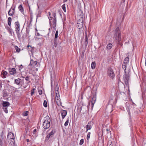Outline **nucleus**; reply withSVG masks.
<instances>
[{
    "label": "nucleus",
    "mask_w": 146,
    "mask_h": 146,
    "mask_svg": "<svg viewBox=\"0 0 146 146\" xmlns=\"http://www.w3.org/2000/svg\"><path fill=\"white\" fill-rule=\"evenodd\" d=\"M115 38L117 44L118 45L120 44V41L121 40V32L119 28L117 27L114 31V36L113 37Z\"/></svg>",
    "instance_id": "f257e3e1"
},
{
    "label": "nucleus",
    "mask_w": 146,
    "mask_h": 146,
    "mask_svg": "<svg viewBox=\"0 0 146 146\" xmlns=\"http://www.w3.org/2000/svg\"><path fill=\"white\" fill-rule=\"evenodd\" d=\"M53 17H48V19L50 21V25L53 28L54 30H56V15L55 13H53L52 14Z\"/></svg>",
    "instance_id": "f03ea898"
},
{
    "label": "nucleus",
    "mask_w": 146,
    "mask_h": 146,
    "mask_svg": "<svg viewBox=\"0 0 146 146\" xmlns=\"http://www.w3.org/2000/svg\"><path fill=\"white\" fill-rule=\"evenodd\" d=\"M43 123V127L45 129H48L50 126V119L48 116H46L44 118Z\"/></svg>",
    "instance_id": "7ed1b4c3"
},
{
    "label": "nucleus",
    "mask_w": 146,
    "mask_h": 146,
    "mask_svg": "<svg viewBox=\"0 0 146 146\" xmlns=\"http://www.w3.org/2000/svg\"><path fill=\"white\" fill-rule=\"evenodd\" d=\"M55 101L56 104L58 106H61L62 105V102L61 100L60 99V97L59 94H56L55 96Z\"/></svg>",
    "instance_id": "20e7f679"
},
{
    "label": "nucleus",
    "mask_w": 146,
    "mask_h": 146,
    "mask_svg": "<svg viewBox=\"0 0 146 146\" xmlns=\"http://www.w3.org/2000/svg\"><path fill=\"white\" fill-rule=\"evenodd\" d=\"M123 78L125 84L126 86L129 85V76L128 74H127L125 73V74L123 76Z\"/></svg>",
    "instance_id": "39448f33"
},
{
    "label": "nucleus",
    "mask_w": 146,
    "mask_h": 146,
    "mask_svg": "<svg viewBox=\"0 0 146 146\" xmlns=\"http://www.w3.org/2000/svg\"><path fill=\"white\" fill-rule=\"evenodd\" d=\"M16 32L17 34L19 33L20 30V25L19 22L17 21L15 23Z\"/></svg>",
    "instance_id": "423d86ee"
},
{
    "label": "nucleus",
    "mask_w": 146,
    "mask_h": 146,
    "mask_svg": "<svg viewBox=\"0 0 146 146\" xmlns=\"http://www.w3.org/2000/svg\"><path fill=\"white\" fill-rule=\"evenodd\" d=\"M107 73L109 76L111 78H113L114 77V73L111 68H110L108 69Z\"/></svg>",
    "instance_id": "0eeeda50"
},
{
    "label": "nucleus",
    "mask_w": 146,
    "mask_h": 146,
    "mask_svg": "<svg viewBox=\"0 0 146 146\" xmlns=\"http://www.w3.org/2000/svg\"><path fill=\"white\" fill-rule=\"evenodd\" d=\"M83 13L81 11H80L78 12L77 14V21H81L83 20Z\"/></svg>",
    "instance_id": "6e6552de"
},
{
    "label": "nucleus",
    "mask_w": 146,
    "mask_h": 146,
    "mask_svg": "<svg viewBox=\"0 0 146 146\" xmlns=\"http://www.w3.org/2000/svg\"><path fill=\"white\" fill-rule=\"evenodd\" d=\"M94 124L93 122L90 121L88 122V124L86 126V132H87L88 130L91 129L92 128L93 125Z\"/></svg>",
    "instance_id": "1a4fd4ad"
},
{
    "label": "nucleus",
    "mask_w": 146,
    "mask_h": 146,
    "mask_svg": "<svg viewBox=\"0 0 146 146\" xmlns=\"http://www.w3.org/2000/svg\"><path fill=\"white\" fill-rule=\"evenodd\" d=\"M83 21H77L76 27L78 29H80L82 28L83 25Z\"/></svg>",
    "instance_id": "9d476101"
},
{
    "label": "nucleus",
    "mask_w": 146,
    "mask_h": 146,
    "mask_svg": "<svg viewBox=\"0 0 146 146\" xmlns=\"http://www.w3.org/2000/svg\"><path fill=\"white\" fill-rule=\"evenodd\" d=\"M38 65H40V64L36 61H34L33 60H31L29 65H31L33 67H35L36 65L38 66Z\"/></svg>",
    "instance_id": "9b49d317"
},
{
    "label": "nucleus",
    "mask_w": 146,
    "mask_h": 146,
    "mask_svg": "<svg viewBox=\"0 0 146 146\" xmlns=\"http://www.w3.org/2000/svg\"><path fill=\"white\" fill-rule=\"evenodd\" d=\"M35 48L34 47H32L31 46L28 45L27 46V49L29 52H31L32 54H33L34 52Z\"/></svg>",
    "instance_id": "f8f14e48"
},
{
    "label": "nucleus",
    "mask_w": 146,
    "mask_h": 146,
    "mask_svg": "<svg viewBox=\"0 0 146 146\" xmlns=\"http://www.w3.org/2000/svg\"><path fill=\"white\" fill-rule=\"evenodd\" d=\"M15 7L13 8L12 7L9 10L8 14L9 16H13L15 13Z\"/></svg>",
    "instance_id": "ddd939ff"
},
{
    "label": "nucleus",
    "mask_w": 146,
    "mask_h": 146,
    "mask_svg": "<svg viewBox=\"0 0 146 146\" xmlns=\"http://www.w3.org/2000/svg\"><path fill=\"white\" fill-rule=\"evenodd\" d=\"M7 138L8 140L15 139L14 134L11 132L9 133L7 135Z\"/></svg>",
    "instance_id": "4468645a"
},
{
    "label": "nucleus",
    "mask_w": 146,
    "mask_h": 146,
    "mask_svg": "<svg viewBox=\"0 0 146 146\" xmlns=\"http://www.w3.org/2000/svg\"><path fill=\"white\" fill-rule=\"evenodd\" d=\"M9 72L11 75H13L16 73V71L15 68H13L9 69Z\"/></svg>",
    "instance_id": "2eb2a0df"
},
{
    "label": "nucleus",
    "mask_w": 146,
    "mask_h": 146,
    "mask_svg": "<svg viewBox=\"0 0 146 146\" xmlns=\"http://www.w3.org/2000/svg\"><path fill=\"white\" fill-rule=\"evenodd\" d=\"M55 131L54 130H52L48 134L46 137V139L48 140L49 138L51 137H52V135L54 134Z\"/></svg>",
    "instance_id": "dca6fc26"
},
{
    "label": "nucleus",
    "mask_w": 146,
    "mask_h": 146,
    "mask_svg": "<svg viewBox=\"0 0 146 146\" xmlns=\"http://www.w3.org/2000/svg\"><path fill=\"white\" fill-rule=\"evenodd\" d=\"M21 81L22 80L21 79L18 78L17 79L15 80L14 83L17 85H20L21 84Z\"/></svg>",
    "instance_id": "f3484780"
},
{
    "label": "nucleus",
    "mask_w": 146,
    "mask_h": 146,
    "mask_svg": "<svg viewBox=\"0 0 146 146\" xmlns=\"http://www.w3.org/2000/svg\"><path fill=\"white\" fill-rule=\"evenodd\" d=\"M54 90L55 91V94H59V89L58 86V84H57L55 86L54 88Z\"/></svg>",
    "instance_id": "a211bd4d"
},
{
    "label": "nucleus",
    "mask_w": 146,
    "mask_h": 146,
    "mask_svg": "<svg viewBox=\"0 0 146 146\" xmlns=\"http://www.w3.org/2000/svg\"><path fill=\"white\" fill-rule=\"evenodd\" d=\"M9 143L10 145L11 146H17L15 143V139H11V140L9 141Z\"/></svg>",
    "instance_id": "6ab92c4d"
},
{
    "label": "nucleus",
    "mask_w": 146,
    "mask_h": 146,
    "mask_svg": "<svg viewBox=\"0 0 146 146\" xmlns=\"http://www.w3.org/2000/svg\"><path fill=\"white\" fill-rule=\"evenodd\" d=\"M86 28V31H85V42H84V44H85L86 46L88 44V38L87 37V30L86 26H85Z\"/></svg>",
    "instance_id": "aec40b11"
},
{
    "label": "nucleus",
    "mask_w": 146,
    "mask_h": 146,
    "mask_svg": "<svg viewBox=\"0 0 146 146\" xmlns=\"http://www.w3.org/2000/svg\"><path fill=\"white\" fill-rule=\"evenodd\" d=\"M96 100V95H94L92 97V101H91V103L92 107L93 106L94 104L95 103Z\"/></svg>",
    "instance_id": "412c9836"
},
{
    "label": "nucleus",
    "mask_w": 146,
    "mask_h": 146,
    "mask_svg": "<svg viewBox=\"0 0 146 146\" xmlns=\"http://www.w3.org/2000/svg\"><path fill=\"white\" fill-rule=\"evenodd\" d=\"M61 113L62 118L63 119L66 115L67 112L65 110H62L61 112Z\"/></svg>",
    "instance_id": "4be33fe9"
},
{
    "label": "nucleus",
    "mask_w": 146,
    "mask_h": 146,
    "mask_svg": "<svg viewBox=\"0 0 146 146\" xmlns=\"http://www.w3.org/2000/svg\"><path fill=\"white\" fill-rule=\"evenodd\" d=\"M10 105L8 102H3V106L4 107H7Z\"/></svg>",
    "instance_id": "5701e85b"
},
{
    "label": "nucleus",
    "mask_w": 146,
    "mask_h": 146,
    "mask_svg": "<svg viewBox=\"0 0 146 146\" xmlns=\"http://www.w3.org/2000/svg\"><path fill=\"white\" fill-rule=\"evenodd\" d=\"M127 64L125 63V62H123L122 65V68L124 70V72L125 73H126V67L127 66Z\"/></svg>",
    "instance_id": "b1692460"
},
{
    "label": "nucleus",
    "mask_w": 146,
    "mask_h": 146,
    "mask_svg": "<svg viewBox=\"0 0 146 146\" xmlns=\"http://www.w3.org/2000/svg\"><path fill=\"white\" fill-rule=\"evenodd\" d=\"M3 135H1L0 136V145H1V146H3Z\"/></svg>",
    "instance_id": "393cba45"
},
{
    "label": "nucleus",
    "mask_w": 146,
    "mask_h": 146,
    "mask_svg": "<svg viewBox=\"0 0 146 146\" xmlns=\"http://www.w3.org/2000/svg\"><path fill=\"white\" fill-rule=\"evenodd\" d=\"M8 25L11 27V23L12 21V19L11 17H9L8 19Z\"/></svg>",
    "instance_id": "a878e982"
},
{
    "label": "nucleus",
    "mask_w": 146,
    "mask_h": 146,
    "mask_svg": "<svg viewBox=\"0 0 146 146\" xmlns=\"http://www.w3.org/2000/svg\"><path fill=\"white\" fill-rule=\"evenodd\" d=\"M112 44L109 43L107 45L106 48L107 49L110 50L112 48Z\"/></svg>",
    "instance_id": "bb28decb"
},
{
    "label": "nucleus",
    "mask_w": 146,
    "mask_h": 146,
    "mask_svg": "<svg viewBox=\"0 0 146 146\" xmlns=\"http://www.w3.org/2000/svg\"><path fill=\"white\" fill-rule=\"evenodd\" d=\"M129 58L128 57H126L124 60L123 62H125L126 64H128L129 62Z\"/></svg>",
    "instance_id": "cd10ccee"
},
{
    "label": "nucleus",
    "mask_w": 146,
    "mask_h": 146,
    "mask_svg": "<svg viewBox=\"0 0 146 146\" xmlns=\"http://www.w3.org/2000/svg\"><path fill=\"white\" fill-rule=\"evenodd\" d=\"M91 68L92 69H94L96 67V63L95 62H92L91 65Z\"/></svg>",
    "instance_id": "c85d7f7f"
},
{
    "label": "nucleus",
    "mask_w": 146,
    "mask_h": 146,
    "mask_svg": "<svg viewBox=\"0 0 146 146\" xmlns=\"http://www.w3.org/2000/svg\"><path fill=\"white\" fill-rule=\"evenodd\" d=\"M18 8L20 11L21 12H22L23 11V8L22 5H21L19 6Z\"/></svg>",
    "instance_id": "c756f323"
},
{
    "label": "nucleus",
    "mask_w": 146,
    "mask_h": 146,
    "mask_svg": "<svg viewBox=\"0 0 146 146\" xmlns=\"http://www.w3.org/2000/svg\"><path fill=\"white\" fill-rule=\"evenodd\" d=\"M82 110V106L79 105L78 106L77 110L79 113H81Z\"/></svg>",
    "instance_id": "7c9ffc66"
},
{
    "label": "nucleus",
    "mask_w": 146,
    "mask_h": 146,
    "mask_svg": "<svg viewBox=\"0 0 146 146\" xmlns=\"http://www.w3.org/2000/svg\"><path fill=\"white\" fill-rule=\"evenodd\" d=\"M29 113V112L27 111H26L24 112L22 114V115L23 116H27Z\"/></svg>",
    "instance_id": "2f4dec72"
},
{
    "label": "nucleus",
    "mask_w": 146,
    "mask_h": 146,
    "mask_svg": "<svg viewBox=\"0 0 146 146\" xmlns=\"http://www.w3.org/2000/svg\"><path fill=\"white\" fill-rule=\"evenodd\" d=\"M7 74V72L5 71H3L2 72V74L4 76V77L3 76V78H5L6 77L5 76V75H6Z\"/></svg>",
    "instance_id": "473e14b6"
},
{
    "label": "nucleus",
    "mask_w": 146,
    "mask_h": 146,
    "mask_svg": "<svg viewBox=\"0 0 146 146\" xmlns=\"http://www.w3.org/2000/svg\"><path fill=\"white\" fill-rule=\"evenodd\" d=\"M62 9L64 11V12H66V5L65 4H64L62 6Z\"/></svg>",
    "instance_id": "72a5a7b5"
},
{
    "label": "nucleus",
    "mask_w": 146,
    "mask_h": 146,
    "mask_svg": "<svg viewBox=\"0 0 146 146\" xmlns=\"http://www.w3.org/2000/svg\"><path fill=\"white\" fill-rule=\"evenodd\" d=\"M58 43L57 41V39H54V46L55 47H56Z\"/></svg>",
    "instance_id": "f704fd0d"
},
{
    "label": "nucleus",
    "mask_w": 146,
    "mask_h": 146,
    "mask_svg": "<svg viewBox=\"0 0 146 146\" xmlns=\"http://www.w3.org/2000/svg\"><path fill=\"white\" fill-rule=\"evenodd\" d=\"M58 30H57L56 31L55 34L54 39H57V38L58 37Z\"/></svg>",
    "instance_id": "c9c22d12"
},
{
    "label": "nucleus",
    "mask_w": 146,
    "mask_h": 146,
    "mask_svg": "<svg viewBox=\"0 0 146 146\" xmlns=\"http://www.w3.org/2000/svg\"><path fill=\"white\" fill-rule=\"evenodd\" d=\"M69 122V118L67 119V120L66 121L65 123H64V125L65 126H67Z\"/></svg>",
    "instance_id": "e433bc0d"
},
{
    "label": "nucleus",
    "mask_w": 146,
    "mask_h": 146,
    "mask_svg": "<svg viewBox=\"0 0 146 146\" xmlns=\"http://www.w3.org/2000/svg\"><path fill=\"white\" fill-rule=\"evenodd\" d=\"M3 109L4 110V111L6 113H7L8 112V111L7 110V108L6 107H4L3 108Z\"/></svg>",
    "instance_id": "4c0bfd02"
},
{
    "label": "nucleus",
    "mask_w": 146,
    "mask_h": 146,
    "mask_svg": "<svg viewBox=\"0 0 146 146\" xmlns=\"http://www.w3.org/2000/svg\"><path fill=\"white\" fill-rule=\"evenodd\" d=\"M43 106L45 107H47V102L46 100H44V101Z\"/></svg>",
    "instance_id": "58836bf2"
},
{
    "label": "nucleus",
    "mask_w": 146,
    "mask_h": 146,
    "mask_svg": "<svg viewBox=\"0 0 146 146\" xmlns=\"http://www.w3.org/2000/svg\"><path fill=\"white\" fill-rule=\"evenodd\" d=\"M15 48L16 50V51L19 52L20 51V49L17 46H15Z\"/></svg>",
    "instance_id": "ea45409f"
},
{
    "label": "nucleus",
    "mask_w": 146,
    "mask_h": 146,
    "mask_svg": "<svg viewBox=\"0 0 146 146\" xmlns=\"http://www.w3.org/2000/svg\"><path fill=\"white\" fill-rule=\"evenodd\" d=\"M84 142V140L83 139H81L79 145H82Z\"/></svg>",
    "instance_id": "a19ab883"
},
{
    "label": "nucleus",
    "mask_w": 146,
    "mask_h": 146,
    "mask_svg": "<svg viewBox=\"0 0 146 146\" xmlns=\"http://www.w3.org/2000/svg\"><path fill=\"white\" fill-rule=\"evenodd\" d=\"M127 110L128 112V114L129 115L130 117H131V115L130 114V110L129 107H127Z\"/></svg>",
    "instance_id": "79ce46f5"
},
{
    "label": "nucleus",
    "mask_w": 146,
    "mask_h": 146,
    "mask_svg": "<svg viewBox=\"0 0 146 146\" xmlns=\"http://www.w3.org/2000/svg\"><path fill=\"white\" fill-rule=\"evenodd\" d=\"M6 29L8 30V31L10 33H12V29H10L9 27H8L6 28Z\"/></svg>",
    "instance_id": "37998d69"
},
{
    "label": "nucleus",
    "mask_w": 146,
    "mask_h": 146,
    "mask_svg": "<svg viewBox=\"0 0 146 146\" xmlns=\"http://www.w3.org/2000/svg\"><path fill=\"white\" fill-rule=\"evenodd\" d=\"M90 134L91 133L90 132H88V133L87 136V140L89 139L90 137Z\"/></svg>",
    "instance_id": "c03bdc74"
},
{
    "label": "nucleus",
    "mask_w": 146,
    "mask_h": 146,
    "mask_svg": "<svg viewBox=\"0 0 146 146\" xmlns=\"http://www.w3.org/2000/svg\"><path fill=\"white\" fill-rule=\"evenodd\" d=\"M19 71H21V70L22 69L23 67L22 65H21L19 66Z\"/></svg>",
    "instance_id": "a18cd8bd"
},
{
    "label": "nucleus",
    "mask_w": 146,
    "mask_h": 146,
    "mask_svg": "<svg viewBox=\"0 0 146 146\" xmlns=\"http://www.w3.org/2000/svg\"><path fill=\"white\" fill-rule=\"evenodd\" d=\"M18 16L17 15H14L13 17V18L14 19H18Z\"/></svg>",
    "instance_id": "49530a36"
},
{
    "label": "nucleus",
    "mask_w": 146,
    "mask_h": 146,
    "mask_svg": "<svg viewBox=\"0 0 146 146\" xmlns=\"http://www.w3.org/2000/svg\"><path fill=\"white\" fill-rule=\"evenodd\" d=\"M30 79V77L29 76H27L25 78V80L26 81H29Z\"/></svg>",
    "instance_id": "de8ad7c7"
},
{
    "label": "nucleus",
    "mask_w": 146,
    "mask_h": 146,
    "mask_svg": "<svg viewBox=\"0 0 146 146\" xmlns=\"http://www.w3.org/2000/svg\"><path fill=\"white\" fill-rule=\"evenodd\" d=\"M38 92V93H39V94H40V95L42 94V90H39Z\"/></svg>",
    "instance_id": "09e8293b"
},
{
    "label": "nucleus",
    "mask_w": 146,
    "mask_h": 146,
    "mask_svg": "<svg viewBox=\"0 0 146 146\" xmlns=\"http://www.w3.org/2000/svg\"><path fill=\"white\" fill-rule=\"evenodd\" d=\"M106 131H107V134L109 133L110 134H111V131H109V129H106Z\"/></svg>",
    "instance_id": "8fccbe9b"
},
{
    "label": "nucleus",
    "mask_w": 146,
    "mask_h": 146,
    "mask_svg": "<svg viewBox=\"0 0 146 146\" xmlns=\"http://www.w3.org/2000/svg\"><path fill=\"white\" fill-rule=\"evenodd\" d=\"M34 91L31 90V96H32L34 94Z\"/></svg>",
    "instance_id": "3c124183"
},
{
    "label": "nucleus",
    "mask_w": 146,
    "mask_h": 146,
    "mask_svg": "<svg viewBox=\"0 0 146 146\" xmlns=\"http://www.w3.org/2000/svg\"><path fill=\"white\" fill-rule=\"evenodd\" d=\"M48 17H51V13H50V12H48Z\"/></svg>",
    "instance_id": "603ef678"
},
{
    "label": "nucleus",
    "mask_w": 146,
    "mask_h": 146,
    "mask_svg": "<svg viewBox=\"0 0 146 146\" xmlns=\"http://www.w3.org/2000/svg\"><path fill=\"white\" fill-rule=\"evenodd\" d=\"M30 19H33V16L32 14H30Z\"/></svg>",
    "instance_id": "864d4df0"
},
{
    "label": "nucleus",
    "mask_w": 146,
    "mask_h": 146,
    "mask_svg": "<svg viewBox=\"0 0 146 146\" xmlns=\"http://www.w3.org/2000/svg\"><path fill=\"white\" fill-rule=\"evenodd\" d=\"M33 19H30V23H31V22L32 21Z\"/></svg>",
    "instance_id": "5fc2aeb1"
},
{
    "label": "nucleus",
    "mask_w": 146,
    "mask_h": 146,
    "mask_svg": "<svg viewBox=\"0 0 146 146\" xmlns=\"http://www.w3.org/2000/svg\"><path fill=\"white\" fill-rule=\"evenodd\" d=\"M36 129H35L34 130V131H33V132H36Z\"/></svg>",
    "instance_id": "6e6d98bb"
},
{
    "label": "nucleus",
    "mask_w": 146,
    "mask_h": 146,
    "mask_svg": "<svg viewBox=\"0 0 146 146\" xmlns=\"http://www.w3.org/2000/svg\"><path fill=\"white\" fill-rule=\"evenodd\" d=\"M35 88H33V89L32 90L34 91H35Z\"/></svg>",
    "instance_id": "4d7b16f0"
},
{
    "label": "nucleus",
    "mask_w": 146,
    "mask_h": 146,
    "mask_svg": "<svg viewBox=\"0 0 146 146\" xmlns=\"http://www.w3.org/2000/svg\"><path fill=\"white\" fill-rule=\"evenodd\" d=\"M26 140L27 142H29V140L28 139H27Z\"/></svg>",
    "instance_id": "13d9d810"
},
{
    "label": "nucleus",
    "mask_w": 146,
    "mask_h": 146,
    "mask_svg": "<svg viewBox=\"0 0 146 146\" xmlns=\"http://www.w3.org/2000/svg\"><path fill=\"white\" fill-rule=\"evenodd\" d=\"M38 68H36V70H36V71H38Z\"/></svg>",
    "instance_id": "bf43d9fd"
},
{
    "label": "nucleus",
    "mask_w": 146,
    "mask_h": 146,
    "mask_svg": "<svg viewBox=\"0 0 146 146\" xmlns=\"http://www.w3.org/2000/svg\"><path fill=\"white\" fill-rule=\"evenodd\" d=\"M30 82H31L30 81H29V82H27V84H28V83H30Z\"/></svg>",
    "instance_id": "052dcab7"
},
{
    "label": "nucleus",
    "mask_w": 146,
    "mask_h": 146,
    "mask_svg": "<svg viewBox=\"0 0 146 146\" xmlns=\"http://www.w3.org/2000/svg\"><path fill=\"white\" fill-rule=\"evenodd\" d=\"M22 77L23 78H25V77H23V76H22Z\"/></svg>",
    "instance_id": "680f3d73"
},
{
    "label": "nucleus",
    "mask_w": 146,
    "mask_h": 146,
    "mask_svg": "<svg viewBox=\"0 0 146 146\" xmlns=\"http://www.w3.org/2000/svg\"><path fill=\"white\" fill-rule=\"evenodd\" d=\"M145 65L146 66V60H145Z\"/></svg>",
    "instance_id": "e2e57ef3"
},
{
    "label": "nucleus",
    "mask_w": 146,
    "mask_h": 146,
    "mask_svg": "<svg viewBox=\"0 0 146 146\" xmlns=\"http://www.w3.org/2000/svg\"><path fill=\"white\" fill-rule=\"evenodd\" d=\"M48 35H49V33H48Z\"/></svg>",
    "instance_id": "0e129e2a"
},
{
    "label": "nucleus",
    "mask_w": 146,
    "mask_h": 146,
    "mask_svg": "<svg viewBox=\"0 0 146 146\" xmlns=\"http://www.w3.org/2000/svg\"><path fill=\"white\" fill-rule=\"evenodd\" d=\"M67 0H65V1H67Z\"/></svg>",
    "instance_id": "69168bd1"
},
{
    "label": "nucleus",
    "mask_w": 146,
    "mask_h": 146,
    "mask_svg": "<svg viewBox=\"0 0 146 146\" xmlns=\"http://www.w3.org/2000/svg\"><path fill=\"white\" fill-rule=\"evenodd\" d=\"M67 0H65V1H67Z\"/></svg>",
    "instance_id": "338daca9"
},
{
    "label": "nucleus",
    "mask_w": 146,
    "mask_h": 146,
    "mask_svg": "<svg viewBox=\"0 0 146 146\" xmlns=\"http://www.w3.org/2000/svg\"><path fill=\"white\" fill-rule=\"evenodd\" d=\"M64 0V1H65V0Z\"/></svg>",
    "instance_id": "774afa93"
}]
</instances>
